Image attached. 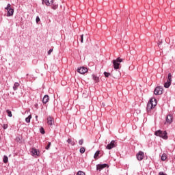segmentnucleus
Returning a JSON list of instances; mask_svg holds the SVG:
<instances>
[{
    "instance_id": "1",
    "label": "nucleus",
    "mask_w": 175,
    "mask_h": 175,
    "mask_svg": "<svg viewBox=\"0 0 175 175\" xmlns=\"http://www.w3.org/2000/svg\"><path fill=\"white\" fill-rule=\"evenodd\" d=\"M157 106V99L151 98L147 104L146 110L147 111H150L152 109H154Z\"/></svg>"
},
{
    "instance_id": "2",
    "label": "nucleus",
    "mask_w": 175,
    "mask_h": 175,
    "mask_svg": "<svg viewBox=\"0 0 175 175\" xmlns=\"http://www.w3.org/2000/svg\"><path fill=\"white\" fill-rule=\"evenodd\" d=\"M155 136H159V137H161L164 140H167V132L166 131H162L161 130H158L154 132Z\"/></svg>"
},
{
    "instance_id": "3",
    "label": "nucleus",
    "mask_w": 175,
    "mask_h": 175,
    "mask_svg": "<svg viewBox=\"0 0 175 175\" xmlns=\"http://www.w3.org/2000/svg\"><path fill=\"white\" fill-rule=\"evenodd\" d=\"M121 62H124V59H121L120 57H118L116 59L113 60V66L116 70H117V69H120Z\"/></svg>"
},
{
    "instance_id": "4",
    "label": "nucleus",
    "mask_w": 175,
    "mask_h": 175,
    "mask_svg": "<svg viewBox=\"0 0 175 175\" xmlns=\"http://www.w3.org/2000/svg\"><path fill=\"white\" fill-rule=\"evenodd\" d=\"M11 5L10 3H8L7 5V7L5 8V10L8 11L7 12V17H10L12 16H13V14H14V10L13 8H11Z\"/></svg>"
},
{
    "instance_id": "5",
    "label": "nucleus",
    "mask_w": 175,
    "mask_h": 175,
    "mask_svg": "<svg viewBox=\"0 0 175 175\" xmlns=\"http://www.w3.org/2000/svg\"><path fill=\"white\" fill-rule=\"evenodd\" d=\"M154 95H162L163 94V88L161 86L157 87L154 90Z\"/></svg>"
},
{
    "instance_id": "6",
    "label": "nucleus",
    "mask_w": 175,
    "mask_h": 175,
    "mask_svg": "<svg viewBox=\"0 0 175 175\" xmlns=\"http://www.w3.org/2000/svg\"><path fill=\"white\" fill-rule=\"evenodd\" d=\"M117 146V142L116 141L112 140L110 144H109L107 146L106 148L107 150H111V148H114V147Z\"/></svg>"
},
{
    "instance_id": "7",
    "label": "nucleus",
    "mask_w": 175,
    "mask_h": 175,
    "mask_svg": "<svg viewBox=\"0 0 175 175\" xmlns=\"http://www.w3.org/2000/svg\"><path fill=\"white\" fill-rule=\"evenodd\" d=\"M77 72L81 75H84V73H87V72H88V69L85 67H81L77 69Z\"/></svg>"
},
{
    "instance_id": "8",
    "label": "nucleus",
    "mask_w": 175,
    "mask_h": 175,
    "mask_svg": "<svg viewBox=\"0 0 175 175\" xmlns=\"http://www.w3.org/2000/svg\"><path fill=\"white\" fill-rule=\"evenodd\" d=\"M105 167H109V165L106 163L98 164L96 165V169H97V170H99V172H100V170H102L103 169H105Z\"/></svg>"
},
{
    "instance_id": "9",
    "label": "nucleus",
    "mask_w": 175,
    "mask_h": 175,
    "mask_svg": "<svg viewBox=\"0 0 175 175\" xmlns=\"http://www.w3.org/2000/svg\"><path fill=\"white\" fill-rule=\"evenodd\" d=\"M54 0H42V5H46V6H50L53 5Z\"/></svg>"
},
{
    "instance_id": "10",
    "label": "nucleus",
    "mask_w": 175,
    "mask_h": 175,
    "mask_svg": "<svg viewBox=\"0 0 175 175\" xmlns=\"http://www.w3.org/2000/svg\"><path fill=\"white\" fill-rule=\"evenodd\" d=\"M137 159L138 161H143V159H146L147 157L144 154H137Z\"/></svg>"
},
{
    "instance_id": "11",
    "label": "nucleus",
    "mask_w": 175,
    "mask_h": 175,
    "mask_svg": "<svg viewBox=\"0 0 175 175\" xmlns=\"http://www.w3.org/2000/svg\"><path fill=\"white\" fill-rule=\"evenodd\" d=\"M47 124L48 125H53V124H54V118H53L51 116H49L47 118Z\"/></svg>"
},
{
    "instance_id": "12",
    "label": "nucleus",
    "mask_w": 175,
    "mask_h": 175,
    "mask_svg": "<svg viewBox=\"0 0 175 175\" xmlns=\"http://www.w3.org/2000/svg\"><path fill=\"white\" fill-rule=\"evenodd\" d=\"M166 122H167L168 124H172V122H173V116H172V115L167 116Z\"/></svg>"
},
{
    "instance_id": "13",
    "label": "nucleus",
    "mask_w": 175,
    "mask_h": 175,
    "mask_svg": "<svg viewBox=\"0 0 175 175\" xmlns=\"http://www.w3.org/2000/svg\"><path fill=\"white\" fill-rule=\"evenodd\" d=\"M49 95H45L44 96L43 98H42V103L44 104L47 103V102H49Z\"/></svg>"
},
{
    "instance_id": "14",
    "label": "nucleus",
    "mask_w": 175,
    "mask_h": 175,
    "mask_svg": "<svg viewBox=\"0 0 175 175\" xmlns=\"http://www.w3.org/2000/svg\"><path fill=\"white\" fill-rule=\"evenodd\" d=\"M67 143L68 144H70L71 146H75L76 144V142H75V141H72V139H70V138H68L67 139Z\"/></svg>"
},
{
    "instance_id": "15",
    "label": "nucleus",
    "mask_w": 175,
    "mask_h": 175,
    "mask_svg": "<svg viewBox=\"0 0 175 175\" xmlns=\"http://www.w3.org/2000/svg\"><path fill=\"white\" fill-rule=\"evenodd\" d=\"M18 87H20V83H18V82L15 83L13 87L14 91H17Z\"/></svg>"
},
{
    "instance_id": "16",
    "label": "nucleus",
    "mask_w": 175,
    "mask_h": 175,
    "mask_svg": "<svg viewBox=\"0 0 175 175\" xmlns=\"http://www.w3.org/2000/svg\"><path fill=\"white\" fill-rule=\"evenodd\" d=\"M167 82L172 84V73L168 74Z\"/></svg>"
},
{
    "instance_id": "17",
    "label": "nucleus",
    "mask_w": 175,
    "mask_h": 175,
    "mask_svg": "<svg viewBox=\"0 0 175 175\" xmlns=\"http://www.w3.org/2000/svg\"><path fill=\"white\" fill-rule=\"evenodd\" d=\"M92 77H93V80L96 81V83H98V81H99V77L95 76V75H93Z\"/></svg>"
},
{
    "instance_id": "18",
    "label": "nucleus",
    "mask_w": 175,
    "mask_h": 175,
    "mask_svg": "<svg viewBox=\"0 0 175 175\" xmlns=\"http://www.w3.org/2000/svg\"><path fill=\"white\" fill-rule=\"evenodd\" d=\"M170 85H172V83L170 82H166L164 83V87L165 88H169V87H170Z\"/></svg>"
},
{
    "instance_id": "19",
    "label": "nucleus",
    "mask_w": 175,
    "mask_h": 175,
    "mask_svg": "<svg viewBox=\"0 0 175 175\" xmlns=\"http://www.w3.org/2000/svg\"><path fill=\"white\" fill-rule=\"evenodd\" d=\"M31 118H32V116L29 115L27 118H25V121L27 123L31 122Z\"/></svg>"
},
{
    "instance_id": "20",
    "label": "nucleus",
    "mask_w": 175,
    "mask_h": 175,
    "mask_svg": "<svg viewBox=\"0 0 175 175\" xmlns=\"http://www.w3.org/2000/svg\"><path fill=\"white\" fill-rule=\"evenodd\" d=\"M6 113H8V117H12L13 115L12 114V111L7 109Z\"/></svg>"
},
{
    "instance_id": "21",
    "label": "nucleus",
    "mask_w": 175,
    "mask_h": 175,
    "mask_svg": "<svg viewBox=\"0 0 175 175\" xmlns=\"http://www.w3.org/2000/svg\"><path fill=\"white\" fill-rule=\"evenodd\" d=\"M79 152H81V154H84L85 152V148L81 147L79 150Z\"/></svg>"
},
{
    "instance_id": "22",
    "label": "nucleus",
    "mask_w": 175,
    "mask_h": 175,
    "mask_svg": "<svg viewBox=\"0 0 175 175\" xmlns=\"http://www.w3.org/2000/svg\"><path fill=\"white\" fill-rule=\"evenodd\" d=\"M167 157H166V154H163L161 156V160L166 161Z\"/></svg>"
},
{
    "instance_id": "23",
    "label": "nucleus",
    "mask_w": 175,
    "mask_h": 175,
    "mask_svg": "<svg viewBox=\"0 0 175 175\" xmlns=\"http://www.w3.org/2000/svg\"><path fill=\"white\" fill-rule=\"evenodd\" d=\"M3 161L4 163H8V157L7 156H4L3 159Z\"/></svg>"
},
{
    "instance_id": "24",
    "label": "nucleus",
    "mask_w": 175,
    "mask_h": 175,
    "mask_svg": "<svg viewBox=\"0 0 175 175\" xmlns=\"http://www.w3.org/2000/svg\"><path fill=\"white\" fill-rule=\"evenodd\" d=\"M77 175H85V173L83 171H79L77 173Z\"/></svg>"
},
{
    "instance_id": "25",
    "label": "nucleus",
    "mask_w": 175,
    "mask_h": 175,
    "mask_svg": "<svg viewBox=\"0 0 175 175\" xmlns=\"http://www.w3.org/2000/svg\"><path fill=\"white\" fill-rule=\"evenodd\" d=\"M31 153H33V154H38V150H36L35 148H32L31 149Z\"/></svg>"
},
{
    "instance_id": "26",
    "label": "nucleus",
    "mask_w": 175,
    "mask_h": 175,
    "mask_svg": "<svg viewBox=\"0 0 175 175\" xmlns=\"http://www.w3.org/2000/svg\"><path fill=\"white\" fill-rule=\"evenodd\" d=\"M40 133H42V135H44V129H43V127H41L40 129Z\"/></svg>"
},
{
    "instance_id": "27",
    "label": "nucleus",
    "mask_w": 175,
    "mask_h": 175,
    "mask_svg": "<svg viewBox=\"0 0 175 175\" xmlns=\"http://www.w3.org/2000/svg\"><path fill=\"white\" fill-rule=\"evenodd\" d=\"M83 143H84V139H80L79 141V146H83Z\"/></svg>"
},
{
    "instance_id": "28",
    "label": "nucleus",
    "mask_w": 175,
    "mask_h": 175,
    "mask_svg": "<svg viewBox=\"0 0 175 175\" xmlns=\"http://www.w3.org/2000/svg\"><path fill=\"white\" fill-rule=\"evenodd\" d=\"M51 146V142H49V143L47 144V146H45L46 150H49V148H50V146Z\"/></svg>"
},
{
    "instance_id": "29",
    "label": "nucleus",
    "mask_w": 175,
    "mask_h": 175,
    "mask_svg": "<svg viewBox=\"0 0 175 175\" xmlns=\"http://www.w3.org/2000/svg\"><path fill=\"white\" fill-rule=\"evenodd\" d=\"M104 75L105 77H109V76H110V72H104Z\"/></svg>"
},
{
    "instance_id": "30",
    "label": "nucleus",
    "mask_w": 175,
    "mask_h": 175,
    "mask_svg": "<svg viewBox=\"0 0 175 175\" xmlns=\"http://www.w3.org/2000/svg\"><path fill=\"white\" fill-rule=\"evenodd\" d=\"M94 158L95 159H98L99 158V154H95L94 156Z\"/></svg>"
},
{
    "instance_id": "31",
    "label": "nucleus",
    "mask_w": 175,
    "mask_h": 175,
    "mask_svg": "<svg viewBox=\"0 0 175 175\" xmlns=\"http://www.w3.org/2000/svg\"><path fill=\"white\" fill-rule=\"evenodd\" d=\"M36 21L38 23H39V21H40V18H39V16H37L36 18Z\"/></svg>"
},
{
    "instance_id": "32",
    "label": "nucleus",
    "mask_w": 175,
    "mask_h": 175,
    "mask_svg": "<svg viewBox=\"0 0 175 175\" xmlns=\"http://www.w3.org/2000/svg\"><path fill=\"white\" fill-rule=\"evenodd\" d=\"M83 40H84V35H81V43H83Z\"/></svg>"
},
{
    "instance_id": "33",
    "label": "nucleus",
    "mask_w": 175,
    "mask_h": 175,
    "mask_svg": "<svg viewBox=\"0 0 175 175\" xmlns=\"http://www.w3.org/2000/svg\"><path fill=\"white\" fill-rule=\"evenodd\" d=\"M51 53H53V49H49V51H48V55H50V54H51Z\"/></svg>"
},
{
    "instance_id": "34",
    "label": "nucleus",
    "mask_w": 175,
    "mask_h": 175,
    "mask_svg": "<svg viewBox=\"0 0 175 175\" xmlns=\"http://www.w3.org/2000/svg\"><path fill=\"white\" fill-rule=\"evenodd\" d=\"M3 129H8V124H3Z\"/></svg>"
},
{
    "instance_id": "35",
    "label": "nucleus",
    "mask_w": 175,
    "mask_h": 175,
    "mask_svg": "<svg viewBox=\"0 0 175 175\" xmlns=\"http://www.w3.org/2000/svg\"><path fill=\"white\" fill-rule=\"evenodd\" d=\"M16 142H20V137H16Z\"/></svg>"
},
{
    "instance_id": "36",
    "label": "nucleus",
    "mask_w": 175,
    "mask_h": 175,
    "mask_svg": "<svg viewBox=\"0 0 175 175\" xmlns=\"http://www.w3.org/2000/svg\"><path fill=\"white\" fill-rule=\"evenodd\" d=\"M33 157H39V154H33Z\"/></svg>"
},
{
    "instance_id": "37",
    "label": "nucleus",
    "mask_w": 175,
    "mask_h": 175,
    "mask_svg": "<svg viewBox=\"0 0 175 175\" xmlns=\"http://www.w3.org/2000/svg\"><path fill=\"white\" fill-rule=\"evenodd\" d=\"M138 154H144V152H142V151H139V152H138Z\"/></svg>"
},
{
    "instance_id": "38",
    "label": "nucleus",
    "mask_w": 175,
    "mask_h": 175,
    "mask_svg": "<svg viewBox=\"0 0 175 175\" xmlns=\"http://www.w3.org/2000/svg\"><path fill=\"white\" fill-rule=\"evenodd\" d=\"M99 151L98 150H97V151H96V152H95V154H99Z\"/></svg>"
},
{
    "instance_id": "39",
    "label": "nucleus",
    "mask_w": 175,
    "mask_h": 175,
    "mask_svg": "<svg viewBox=\"0 0 175 175\" xmlns=\"http://www.w3.org/2000/svg\"><path fill=\"white\" fill-rule=\"evenodd\" d=\"M38 104H36V105H35V107L38 108Z\"/></svg>"
},
{
    "instance_id": "40",
    "label": "nucleus",
    "mask_w": 175,
    "mask_h": 175,
    "mask_svg": "<svg viewBox=\"0 0 175 175\" xmlns=\"http://www.w3.org/2000/svg\"><path fill=\"white\" fill-rule=\"evenodd\" d=\"M53 9H57V7H54V8H53Z\"/></svg>"
},
{
    "instance_id": "41",
    "label": "nucleus",
    "mask_w": 175,
    "mask_h": 175,
    "mask_svg": "<svg viewBox=\"0 0 175 175\" xmlns=\"http://www.w3.org/2000/svg\"><path fill=\"white\" fill-rule=\"evenodd\" d=\"M162 44V42H159V44Z\"/></svg>"
}]
</instances>
